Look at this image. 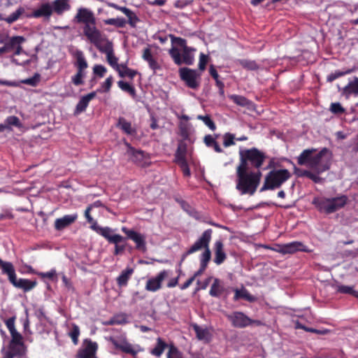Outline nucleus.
Listing matches in <instances>:
<instances>
[{
    "instance_id": "nucleus-36",
    "label": "nucleus",
    "mask_w": 358,
    "mask_h": 358,
    "mask_svg": "<svg viewBox=\"0 0 358 358\" xmlns=\"http://www.w3.org/2000/svg\"><path fill=\"white\" fill-rule=\"evenodd\" d=\"M192 328H193L195 334H196V338L199 341H209V331L207 329H203L199 327L196 323H193L191 324Z\"/></svg>"
},
{
    "instance_id": "nucleus-45",
    "label": "nucleus",
    "mask_w": 358,
    "mask_h": 358,
    "mask_svg": "<svg viewBox=\"0 0 358 358\" xmlns=\"http://www.w3.org/2000/svg\"><path fill=\"white\" fill-rule=\"evenodd\" d=\"M122 13L124 14L126 17H127V23L129 24V26H131L133 28L136 27V23L139 21V19L136 16L135 13L130 9H127L124 10V12H122Z\"/></svg>"
},
{
    "instance_id": "nucleus-19",
    "label": "nucleus",
    "mask_w": 358,
    "mask_h": 358,
    "mask_svg": "<svg viewBox=\"0 0 358 358\" xmlns=\"http://www.w3.org/2000/svg\"><path fill=\"white\" fill-rule=\"evenodd\" d=\"M83 345L84 348L78 351L76 358H94L98 349L97 343L86 338L83 341Z\"/></svg>"
},
{
    "instance_id": "nucleus-8",
    "label": "nucleus",
    "mask_w": 358,
    "mask_h": 358,
    "mask_svg": "<svg viewBox=\"0 0 358 358\" xmlns=\"http://www.w3.org/2000/svg\"><path fill=\"white\" fill-rule=\"evenodd\" d=\"M88 41L93 44L102 54L106 55L107 62L111 67L118 68V59L115 56L113 43L108 39L107 36Z\"/></svg>"
},
{
    "instance_id": "nucleus-32",
    "label": "nucleus",
    "mask_w": 358,
    "mask_h": 358,
    "mask_svg": "<svg viewBox=\"0 0 358 358\" xmlns=\"http://www.w3.org/2000/svg\"><path fill=\"white\" fill-rule=\"evenodd\" d=\"M116 127L124 131V134L128 135H133L136 134L135 128H133L131 123L127 121L124 117H120L118 118Z\"/></svg>"
},
{
    "instance_id": "nucleus-52",
    "label": "nucleus",
    "mask_w": 358,
    "mask_h": 358,
    "mask_svg": "<svg viewBox=\"0 0 358 358\" xmlns=\"http://www.w3.org/2000/svg\"><path fill=\"white\" fill-rule=\"evenodd\" d=\"M107 73V69L102 64H94L93 67V73L98 78H103Z\"/></svg>"
},
{
    "instance_id": "nucleus-64",
    "label": "nucleus",
    "mask_w": 358,
    "mask_h": 358,
    "mask_svg": "<svg viewBox=\"0 0 358 358\" xmlns=\"http://www.w3.org/2000/svg\"><path fill=\"white\" fill-rule=\"evenodd\" d=\"M310 173H312V172L309 171L308 170L301 169H299V168L294 166V174H295V176H296L299 178H302V177L306 178Z\"/></svg>"
},
{
    "instance_id": "nucleus-42",
    "label": "nucleus",
    "mask_w": 358,
    "mask_h": 358,
    "mask_svg": "<svg viewBox=\"0 0 358 358\" xmlns=\"http://www.w3.org/2000/svg\"><path fill=\"white\" fill-rule=\"evenodd\" d=\"M24 13V8L22 7H19L18 9L15 10V11L4 17L3 20L8 24H11L17 21L20 18L21 15H22Z\"/></svg>"
},
{
    "instance_id": "nucleus-3",
    "label": "nucleus",
    "mask_w": 358,
    "mask_h": 358,
    "mask_svg": "<svg viewBox=\"0 0 358 358\" xmlns=\"http://www.w3.org/2000/svg\"><path fill=\"white\" fill-rule=\"evenodd\" d=\"M73 21L77 23H82L83 27V34L88 41L106 37L96 26V19L94 13L90 9L80 8L74 16Z\"/></svg>"
},
{
    "instance_id": "nucleus-15",
    "label": "nucleus",
    "mask_w": 358,
    "mask_h": 358,
    "mask_svg": "<svg viewBox=\"0 0 358 358\" xmlns=\"http://www.w3.org/2000/svg\"><path fill=\"white\" fill-rule=\"evenodd\" d=\"M227 317H228L229 321L231 322L232 327L239 329H243L252 324L257 327L263 324L261 320L250 319L248 316L245 315V313L238 311L232 313L231 315L227 316Z\"/></svg>"
},
{
    "instance_id": "nucleus-63",
    "label": "nucleus",
    "mask_w": 358,
    "mask_h": 358,
    "mask_svg": "<svg viewBox=\"0 0 358 358\" xmlns=\"http://www.w3.org/2000/svg\"><path fill=\"white\" fill-rule=\"evenodd\" d=\"M208 64V56L201 53L200 60H199V69L203 71L206 69V66Z\"/></svg>"
},
{
    "instance_id": "nucleus-14",
    "label": "nucleus",
    "mask_w": 358,
    "mask_h": 358,
    "mask_svg": "<svg viewBox=\"0 0 358 358\" xmlns=\"http://www.w3.org/2000/svg\"><path fill=\"white\" fill-rule=\"evenodd\" d=\"M100 230V236L105 238L106 240L108 242V243L115 245V249L113 254L114 255H120L124 252L126 249V244H120L122 242L126 241V238L119 235V234H113V229H99Z\"/></svg>"
},
{
    "instance_id": "nucleus-16",
    "label": "nucleus",
    "mask_w": 358,
    "mask_h": 358,
    "mask_svg": "<svg viewBox=\"0 0 358 358\" xmlns=\"http://www.w3.org/2000/svg\"><path fill=\"white\" fill-rule=\"evenodd\" d=\"M122 233L126 235L125 238H129L133 241H134L136 244V249L145 251L146 250V241L145 236L142 235L139 232L134 231L133 229H129L125 227H122L121 229Z\"/></svg>"
},
{
    "instance_id": "nucleus-47",
    "label": "nucleus",
    "mask_w": 358,
    "mask_h": 358,
    "mask_svg": "<svg viewBox=\"0 0 358 358\" xmlns=\"http://www.w3.org/2000/svg\"><path fill=\"white\" fill-rule=\"evenodd\" d=\"M239 64L243 68L248 71H256L258 69V64L255 61L242 59L239 61Z\"/></svg>"
},
{
    "instance_id": "nucleus-10",
    "label": "nucleus",
    "mask_w": 358,
    "mask_h": 358,
    "mask_svg": "<svg viewBox=\"0 0 358 358\" xmlns=\"http://www.w3.org/2000/svg\"><path fill=\"white\" fill-rule=\"evenodd\" d=\"M73 57H76V65L77 72L76 75L72 76L71 81L73 85L80 86L84 85V78L85 76V69H87L88 64L87 60L85 59L84 53L81 50H76L73 53Z\"/></svg>"
},
{
    "instance_id": "nucleus-62",
    "label": "nucleus",
    "mask_w": 358,
    "mask_h": 358,
    "mask_svg": "<svg viewBox=\"0 0 358 358\" xmlns=\"http://www.w3.org/2000/svg\"><path fill=\"white\" fill-rule=\"evenodd\" d=\"M113 84V77L112 76H109L108 78L105 80L104 83H102L101 87L103 88L104 92H108L110 89L112 87Z\"/></svg>"
},
{
    "instance_id": "nucleus-43",
    "label": "nucleus",
    "mask_w": 358,
    "mask_h": 358,
    "mask_svg": "<svg viewBox=\"0 0 358 358\" xmlns=\"http://www.w3.org/2000/svg\"><path fill=\"white\" fill-rule=\"evenodd\" d=\"M117 85L120 89H121L122 91L129 93L132 98H135L136 96V90L135 87L131 85L129 83L124 82V81H119L117 82Z\"/></svg>"
},
{
    "instance_id": "nucleus-27",
    "label": "nucleus",
    "mask_w": 358,
    "mask_h": 358,
    "mask_svg": "<svg viewBox=\"0 0 358 358\" xmlns=\"http://www.w3.org/2000/svg\"><path fill=\"white\" fill-rule=\"evenodd\" d=\"M95 96L96 92H94L82 96L79 102L77 103L76 110H74L73 113L74 115H78L85 112L88 106V103L92 101V99L95 98Z\"/></svg>"
},
{
    "instance_id": "nucleus-22",
    "label": "nucleus",
    "mask_w": 358,
    "mask_h": 358,
    "mask_svg": "<svg viewBox=\"0 0 358 358\" xmlns=\"http://www.w3.org/2000/svg\"><path fill=\"white\" fill-rule=\"evenodd\" d=\"M8 352H14L21 355H25L26 346L21 335L11 336V339L8 345Z\"/></svg>"
},
{
    "instance_id": "nucleus-38",
    "label": "nucleus",
    "mask_w": 358,
    "mask_h": 358,
    "mask_svg": "<svg viewBox=\"0 0 358 358\" xmlns=\"http://www.w3.org/2000/svg\"><path fill=\"white\" fill-rule=\"evenodd\" d=\"M166 347V343H165L160 337H159L157 338V344L155 347H154V348H152L150 352L157 357H160V356L163 355V352Z\"/></svg>"
},
{
    "instance_id": "nucleus-34",
    "label": "nucleus",
    "mask_w": 358,
    "mask_h": 358,
    "mask_svg": "<svg viewBox=\"0 0 358 358\" xmlns=\"http://www.w3.org/2000/svg\"><path fill=\"white\" fill-rule=\"evenodd\" d=\"M90 208H87L86 210H85L84 215L85 217H86L87 221L88 223L91 224V229L92 231L96 232L98 234H100V230L99 229H112L109 227H100L97 224V222L94 220V218L92 217L90 215Z\"/></svg>"
},
{
    "instance_id": "nucleus-20",
    "label": "nucleus",
    "mask_w": 358,
    "mask_h": 358,
    "mask_svg": "<svg viewBox=\"0 0 358 358\" xmlns=\"http://www.w3.org/2000/svg\"><path fill=\"white\" fill-rule=\"evenodd\" d=\"M308 252L306 246L300 241H292L280 246L278 252L282 255L294 254L297 252Z\"/></svg>"
},
{
    "instance_id": "nucleus-56",
    "label": "nucleus",
    "mask_w": 358,
    "mask_h": 358,
    "mask_svg": "<svg viewBox=\"0 0 358 358\" xmlns=\"http://www.w3.org/2000/svg\"><path fill=\"white\" fill-rule=\"evenodd\" d=\"M167 358H182V356L180 351L176 346L171 345L167 353Z\"/></svg>"
},
{
    "instance_id": "nucleus-33",
    "label": "nucleus",
    "mask_w": 358,
    "mask_h": 358,
    "mask_svg": "<svg viewBox=\"0 0 358 358\" xmlns=\"http://www.w3.org/2000/svg\"><path fill=\"white\" fill-rule=\"evenodd\" d=\"M134 269L129 267L122 271L121 274L119 275L117 278H116V283H117V286L120 287L127 286L128 282L130 278H131Z\"/></svg>"
},
{
    "instance_id": "nucleus-35",
    "label": "nucleus",
    "mask_w": 358,
    "mask_h": 358,
    "mask_svg": "<svg viewBox=\"0 0 358 358\" xmlns=\"http://www.w3.org/2000/svg\"><path fill=\"white\" fill-rule=\"evenodd\" d=\"M314 152H315V149H306L301 153V155H299L297 158V162L299 165L303 166L308 164L310 162H311V159H313L314 155H313Z\"/></svg>"
},
{
    "instance_id": "nucleus-24",
    "label": "nucleus",
    "mask_w": 358,
    "mask_h": 358,
    "mask_svg": "<svg viewBox=\"0 0 358 358\" xmlns=\"http://www.w3.org/2000/svg\"><path fill=\"white\" fill-rule=\"evenodd\" d=\"M127 145L131 162L140 166H143L145 164V152L141 150H136L128 143Z\"/></svg>"
},
{
    "instance_id": "nucleus-17",
    "label": "nucleus",
    "mask_w": 358,
    "mask_h": 358,
    "mask_svg": "<svg viewBox=\"0 0 358 358\" xmlns=\"http://www.w3.org/2000/svg\"><path fill=\"white\" fill-rule=\"evenodd\" d=\"M170 275V271L163 270L159 272L157 275L150 278L147 280L145 284V289L148 292H155L162 288V283Z\"/></svg>"
},
{
    "instance_id": "nucleus-26",
    "label": "nucleus",
    "mask_w": 358,
    "mask_h": 358,
    "mask_svg": "<svg viewBox=\"0 0 358 358\" xmlns=\"http://www.w3.org/2000/svg\"><path fill=\"white\" fill-rule=\"evenodd\" d=\"M142 59L147 62L149 68L156 72L161 69L160 64L157 62V59L154 58L150 48H146L143 50Z\"/></svg>"
},
{
    "instance_id": "nucleus-7",
    "label": "nucleus",
    "mask_w": 358,
    "mask_h": 358,
    "mask_svg": "<svg viewBox=\"0 0 358 358\" xmlns=\"http://www.w3.org/2000/svg\"><path fill=\"white\" fill-rule=\"evenodd\" d=\"M348 197L346 195L329 199L315 197L312 203L321 212L331 214L346 206Z\"/></svg>"
},
{
    "instance_id": "nucleus-53",
    "label": "nucleus",
    "mask_w": 358,
    "mask_h": 358,
    "mask_svg": "<svg viewBox=\"0 0 358 358\" xmlns=\"http://www.w3.org/2000/svg\"><path fill=\"white\" fill-rule=\"evenodd\" d=\"M80 336V328L76 324H73L72 329L69 332V336L72 338L74 345L78 344V338Z\"/></svg>"
},
{
    "instance_id": "nucleus-4",
    "label": "nucleus",
    "mask_w": 358,
    "mask_h": 358,
    "mask_svg": "<svg viewBox=\"0 0 358 358\" xmlns=\"http://www.w3.org/2000/svg\"><path fill=\"white\" fill-rule=\"evenodd\" d=\"M236 189L240 192L241 194L253 195L259 185L262 172L260 171L254 172L236 169Z\"/></svg>"
},
{
    "instance_id": "nucleus-51",
    "label": "nucleus",
    "mask_w": 358,
    "mask_h": 358,
    "mask_svg": "<svg viewBox=\"0 0 358 358\" xmlns=\"http://www.w3.org/2000/svg\"><path fill=\"white\" fill-rule=\"evenodd\" d=\"M211 259V251L210 249L204 250L200 256V266H208L209 261Z\"/></svg>"
},
{
    "instance_id": "nucleus-23",
    "label": "nucleus",
    "mask_w": 358,
    "mask_h": 358,
    "mask_svg": "<svg viewBox=\"0 0 358 358\" xmlns=\"http://www.w3.org/2000/svg\"><path fill=\"white\" fill-rule=\"evenodd\" d=\"M77 218V213L66 215L62 217L57 218L55 221V228L57 231L62 230L66 227H69L73 222H76Z\"/></svg>"
},
{
    "instance_id": "nucleus-31",
    "label": "nucleus",
    "mask_w": 358,
    "mask_h": 358,
    "mask_svg": "<svg viewBox=\"0 0 358 358\" xmlns=\"http://www.w3.org/2000/svg\"><path fill=\"white\" fill-rule=\"evenodd\" d=\"M187 145L185 141H180L178 143L176 152L174 155V162L187 161Z\"/></svg>"
},
{
    "instance_id": "nucleus-21",
    "label": "nucleus",
    "mask_w": 358,
    "mask_h": 358,
    "mask_svg": "<svg viewBox=\"0 0 358 358\" xmlns=\"http://www.w3.org/2000/svg\"><path fill=\"white\" fill-rule=\"evenodd\" d=\"M338 91L341 92V95L346 99H349L350 96L357 97L358 96V78L354 76L352 79H350L346 86L343 88L338 87Z\"/></svg>"
},
{
    "instance_id": "nucleus-48",
    "label": "nucleus",
    "mask_w": 358,
    "mask_h": 358,
    "mask_svg": "<svg viewBox=\"0 0 358 358\" xmlns=\"http://www.w3.org/2000/svg\"><path fill=\"white\" fill-rule=\"evenodd\" d=\"M197 120H201V121H203L204 122L205 125H206L209 128V129H210L212 131H214L216 129V126H215V122L213 121V120L211 119V117H210L208 115H199L197 116Z\"/></svg>"
},
{
    "instance_id": "nucleus-9",
    "label": "nucleus",
    "mask_w": 358,
    "mask_h": 358,
    "mask_svg": "<svg viewBox=\"0 0 358 358\" xmlns=\"http://www.w3.org/2000/svg\"><path fill=\"white\" fill-rule=\"evenodd\" d=\"M212 233L213 230L211 229H208L202 232L201 237H199L198 240L195 241L189 249H187V252H184L183 255H181L180 264L185 261L187 256L197 252L199 250H210L209 243L211 241Z\"/></svg>"
},
{
    "instance_id": "nucleus-40",
    "label": "nucleus",
    "mask_w": 358,
    "mask_h": 358,
    "mask_svg": "<svg viewBox=\"0 0 358 358\" xmlns=\"http://www.w3.org/2000/svg\"><path fill=\"white\" fill-rule=\"evenodd\" d=\"M204 143L208 148H213L215 152L222 153V150L220 147L218 143L215 141L214 138L210 134L206 135L203 138Z\"/></svg>"
},
{
    "instance_id": "nucleus-50",
    "label": "nucleus",
    "mask_w": 358,
    "mask_h": 358,
    "mask_svg": "<svg viewBox=\"0 0 358 358\" xmlns=\"http://www.w3.org/2000/svg\"><path fill=\"white\" fill-rule=\"evenodd\" d=\"M336 292L341 294H348L355 296L357 294V291L352 287L348 285H338L336 288Z\"/></svg>"
},
{
    "instance_id": "nucleus-39",
    "label": "nucleus",
    "mask_w": 358,
    "mask_h": 358,
    "mask_svg": "<svg viewBox=\"0 0 358 358\" xmlns=\"http://www.w3.org/2000/svg\"><path fill=\"white\" fill-rule=\"evenodd\" d=\"M355 69H347L343 71L336 70L334 73H330L328 76H327V82L332 83L335 80L339 78L340 77L345 76L346 75L350 74L353 73Z\"/></svg>"
},
{
    "instance_id": "nucleus-1",
    "label": "nucleus",
    "mask_w": 358,
    "mask_h": 358,
    "mask_svg": "<svg viewBox=\"0 0 358 358\" xmlns=\"http://www.w3.org/2000/svg\"><path fill=\"white\" fill-rule=\"evenodd\" d=\"M266 159V153L255 147L239 150V164L236 166V170L260 171Z\"/></svg>"
},
{
    "instance_id": "nucleus-41",
    "label": "nucleus",
    "mask_w": 358,
    "mask_h": 358,
    "mask_svg": "<svg viewBox=\"0 0 358 358\" xmlns=\"http://www.w3.org/2000/svg\"><path fill=\"white\" fill-rule=\"evenodd\" d=\"M103 23L106 25H113L117 28H123L125 27L127 21L123 17H115L103 20Z\"/></svg>"
},
{
    "instance_id": "nucleus-58",
    "label": "nucleus",
    "mask_w": 358,
    "mask_h": 358,
    "mask_svg": "<svg viewBox=\"0 0 358 358\" xmlns=\"http://www.w3.org/2000/svg\"><path fill=\"white\" fill-rule=\"evenodd\" d=\"M234 135L231 133H225L224 136V146L229 148L234 145Z\"/></svg>"
},
{
    "instance_id": "nucleus-25",
    "label": "nucleus",
    "mask_w": 358,
    "mask_h": 358,
    "mask_svg": "<svg viewBox=\"0 0 358 358\" xmlns=\"http://www.w3.org/2000/svg\"><path fill=\"white\" fill-rule=\"evenodd\" d=\"M52 8L50 6V3L46 2L45 3H41L38 8V9L34 10L32 12L31 16L34 18H50V15H52Z\"/></svg>"
},
{
    "instance_id": "nucleus-54",
    "label": "nucleus",
    "mask_w": 358,
    "mask_h": 358,
    "mask_svg": "<svg viewBox=\"0 0 358 358\" xmlns=\"http://www.w3.org/2000/svg\"><path fill=\"white\" fill-rule=\"evenodd\" d=\"M231 99L233 101L234 103H236L237 105L240 106H245L248 105V103L249 101L243 96L238 95V94H232L231 96Z\"/></svg>"
},
{
    "instance_id": "nucleus-13",
    "label": "nucleus",
    "mask_w": 358,
    "mask_h": 358,
    "mask_svg": "<svg viewBox=\"0 0 358 358\" xmlns=\"http://www.w3.org/2000/svg\"><path fill=\"white\" fill-rule=\"evenodd\" d=\"M24 36H15L8 37L3 42V46L0 48V55L13 52L15 56L20 55L22 52V44L25 42Z\"/></svg>"
},
{
    "instance_id": "nucleus-5",
    "label": "nucleus",
    "mask_w": 358,
    "mask_h": 358,
    "mask_svg": "<svg viewBox=\"0 0 358 358\" xmlns=\"http://www.w3.org/2000/svg\"><path fill=\"white\" fill-rule=\"evenodd\" d=\"M0 268L3 275H7L8 280L15 288L21 289L24 292H28L36 287V280L24 278H16L15 267L10 262H4L0 259Z\"/></svg>"
},
{
    "instance_id": "nucleus-28",
    "label": "nucleus",
    "mask_w": 358,
    "mask_h": 358,
    "mask_svg": "<svg viewBox=\"0 0 358 358\" xmlns=\"http://www.w3.org/2000/svg\"><path fill=\"white\" fill-rule=\"evenodd\" d=\"M50 6H52L53 13L57 15H62L64 12L71 8L69 0H54Z\"/></svg>"
},
{
    "instance_id": "nucleus-12",
    "label": "nucleus",
    "mask_w": 358,
    "mask_h": 358,
    "mask_svg": "<svg viewBox=\"0 0 358 358\" xmlns=\"http://www.w3.org/2000/svg\"><path fill=\"white\" fill-rule=\"evenodd\" d=\"M179 75L180 80L192 90H197L201 85V73L197 70L181 67L179 69Z\"/></svg>"
},
{
    "instance_id": "nucleus-46",
    "label": "nucleus",
    "mask_w": 358,
    "mask_h": 358,
    "mask_svg": "<svg viewBox=\"0 0 358 358\" xmlns=\"http://www.w3.org/2000/svg\"><path fill=\"white\" fill-rule=\"evenodd\" d=\"M40 79H41V76L38 73H35L31 78H25L24 80H22L21 83L33 87H36L38 85Z\"/></svg>"
},
{
    "instance_id": "nucleus-55",
    "label": "nucleus",
    "mask_w": 358,
    "mask_h": 358,
    "mask_svg": "<svg viewBox=\"0 0 358 358\" xmlns=\"http://www.w3.org/2000/svg\"><path fill=\"white\" fill-rule=\"evenodd\" d=\"M8 331L10 333V336L21 335L15 328V317H10L5 322Z\"/></svg>"
},
{
    "instance_id": "nucleus-6",
    "label": "nucleus",
    "mask_w": 358,
    "mask_h": 358,
    "mask_svg": "<svg viewBox=\"0 0 358 358\" xmlns=\"http://www.w3.org/2000/svg\"><path fill=\"white\" fill-rule=\"evenodd\" d=\"M292 177L291 173L287 169H273L268 172L260 192L274 190L280 188Z\"/></svg>"
},
{
    "instance_id": "nucleus-18",
    "label": "nucleus",
    "mask_w": 358,
    "mask_h": 358,
    "mask_svg": "<svg viewBox=\"0 0 358 358\" xmlns=\"http://www.w3.org/2000/svg\"><path fill=\"white\" fill-rule=\"evenodd\" d=\"M108 341L114 345L115 348L125 354L132 356H136L137 354V351L134 350L132 345L128 342L125 336L110 337Z\"/></svg>"
},
{
    "instance_id": "nucleus-59",
    "label": "nucleus",
    "mask_w": 358,
    "mask_h": 358,
    "mask_svg": "<svg viewBox=\"0 0 358 358\" xmlns=\"http://www.w3.org/2000/svg\"><path fill=\"white\" fill-rule=\"evenodd\" d=\"M175 163L180 166L182 173H183L185 176H190V169H189L187 161H179L175 162Z\"/></svg>"
},
{
    "instance_id": "nucleus-49",
    "label": "nucleus",
    "mask_w": 358,
    "mask_h": 358,
    "mask_svg": "<svg viewBox=\"0 0 358 358\" xmlns=\"http://www.w3.org/2000/svg\"><path fill=\"white\" fill-rule=\"evenodd\" d=\"M329 111L331 112L333 115H339L344 114L345 108L340 103H331L329 106Z\"/></svg>"
},
{
    "instance_id": "nucleus-37",
    "label": "nucleus",
    "mask_w": 358,
    "mask_h": 358,
    "mask_svg": "<svg viewBox=\"0 0 358 358\" xmlns=\"http://www.w3.org/2000/svg\"><path fill=\"white\" fill-rule=\"evenodd\" d=\"M241 299H243L248 302H254L255 297L253 295L249 294V292L245 289H235V295H234V301H236Z\"/></svg>"
},
{
    "instance_id": "nucleus-57",
    "label": "nucleus",
    "mask_w": 358,
    "mask_h": 358,
    "mask_svg": "<svg viewBox=\"0 0 358 358\" xmlns=\"http://www.w3.org/2000/svg\"><path fill=\"white\" fill-rule=\"evenodd\" d=\"M118 74L121 78H124L127 76L131 79H133L138 74V72L136 70L127 69V71H119Z\"/></svg>"
},
{
    "instance_id": "nucleus-29",
    "label": "nucleus",
    "mask_w": 358,
    "mask_h": 358,
    "mask_svg": "<svg viewBox=\"0 0 358 358\" xmlns=\"http://www.w3.org/2000/svg\"><path fill=\"white\" fill-rule=\"evenodd\" d=\"M226 292V288L221 280L215 278L213 282L210 289H209V295L213 297L219 298Z\"/></svg>"
},
{
    "instance_id": "nucleus-30",
    "label": "nucleus",
    "mask_w": 358,
    "mask_h": 358,
    "mask_svg": "<svg viewBox=\"0 0 358 358\" xmlns=\"http://www.w3.org/2000/svg\"><path fill=\"white\" fill-rule=\"evenodd\" d=\"M226 254L223 249V243L221 241H217L215 243V259L214 262L216 265H220L226 259Z\"/></svg>"
},
{
    "instance_id": "nucleus-60",
    "label": "nucleus",
    "mask_w": 358,
    "mask_h": 358,
    "mask_svg": "<svg viewBox=\"0 0 358 358\" xmlns=\"http://www.w3.org/2000/svg\"><path fill=\"white\" fill-rule=\"evenodd\" d=\"M295 329H304L306 332H313L319 334V330L316 329H313L310 327H306L304 324L300 323L299 321L295 322Z\"/></svg>"
},
{
    "instance_id": "nucleus-2",
    "label": "nucleus",
    "mask_w": 358,
    "mask_h": 358,
    "mask_svg": "<svg viewBox=\"0 0 358 358\" xmlns=\"http://www.w3.org/2000/svg\"><path fill=\"white\" fill-rule=\"evenodd\" d=\"M171 43L178 45L182 48V51L175 47L173 46L170 48L168 53L171 58H172L175 64L180 66L182 64L186 65H192L194 64V57L192 52L195 51V49L187 46V40L185 38H182L181 37L174 36L173 35H170Z\"/></svg>"
},
{
    "instance_id": "nucleus-11",
    "label": "nucleus",
    "mask_w": 358,
    "mask_h": 358,
    "mask_svg": "<svg viewBox=\"0 0 358 358\" xmlns=\"http://www.w3.org/2000/svg\"><path fill=\"white\" fill-rule=\"evenodd\" d=\"M329 152V150L326 148H322L317 154L314 155V157L311 159L306 166H309L310 169L315 171V173L320 174L322 173L327 170L329 169L330 161L327 154Z\"/></svg>"
},
{
    "instance_id": "nucleus-44",
    "label": "nucleus",
    "mask_w": 358,
    "mask_h": 358,
    "mask_svg": "<svg viewBox=\"0 0 358 358\" xmlns=\"http://www.w3.org/2000/svg\"><path fill=\"white\" fill-rule=\"evenodd\" d=\"M180 136L182 138L181 141L190 140V131H189V125L187 122H180L179 124Z\"/></svg>"
},
{
    "instance_id": "nucleus-61",
    "label": "nucleus",
    "mask_w": 358,
    "mask_h": 358,
    "mask_svg": "<svg viewBox=\"0 0 358 358\" xmlns=\"http://www.w3.org/2000/svg\"><path fill=\"white\" fill-rule=\"evenodd\" d=\"M37 275L40 276L42 278H47L50 280H53L54 278L56 276V271L54 269L50 270L48 272H38L36 273Z\"/></svg>"
}]
</instances>
